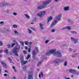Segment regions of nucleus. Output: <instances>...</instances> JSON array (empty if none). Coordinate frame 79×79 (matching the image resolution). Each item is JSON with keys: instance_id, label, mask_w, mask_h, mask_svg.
<instances>
[{"instance_id": "f257e3e1", "label": "nucleus", "mask_w": 79, "mask_h": 79, "mask_svg": "<svg viewBox=\"0 0 79 79\" xmlns=\"http://www.w3.org/2000/svg\"><path fill=\"white\" fill-rule=\"evenodd\" d=\"M15 43L17 46L15 47L12 50V52L13 53H14L15 56H18L19 55L18 53V52L21 46H20V45H18V42H16Z\"/></svg>"}, {"instance_id": "f03ea898", "label": "nucleus", "mask_w": 79, "mask_h": 79, "mask_svg": "<svg viewBox=\"0 0 79 79\" xmlns=\"http://www.w3.org/2000/svg\"><path fill=\"white\" fill-rule=\"evenodd\" d=\"M51 2L52 1L51 0H47L46 1L44 2H42L43 5L38 6L37 8L39 10H41V9H43V8H47V5H48V4L51 3Z\"/></svg>"}, {"instance_id": "7ed1b4c3", "label": "nucleus", "mask_w": 79, "mask_h": 79, "mask_svg": "<svg viewBox=\"0 0 79 79\" xmlns=\"http://www.w3.org/2000/svg\"><path fill=\"white\" fill-rule=\"evenodd\" d=\"M62 17V15L61 14H59L54 19V22L51 24V26L52 27L54 25H55L58 21H60L61 20V17Z\"/></svg>"}, {"instance_id": "20e7f679", "label": "nucleus", "mask_w": 79, "mask_h": 79, "mask_svg": "<svg viewBox=\"0 0 79 79\" xmlns=\"http://www.w3.org/2000/svg\"><path fill=\"white\" fill-rule=\"evenodd\" d=\"M64 60L63 59H60L58 58L54 60L53 63L55 66H58V65H59V63H61L62 61H63Z\"/></svg>"}, {"instance_id": "39448f33", "label": "nucleus", "mask_w": 79, "mask_h": 79, "mask_svg": "<svg viewBox=\"0 0 79 79\" xmlns=\"http://www.w3.org/2000/svg\"><path fill=\"white\" fill-rule=\"evenodd\" d=\"M54 50L55 51L53 54L55 56H56V57H61L62 56V54H61V53H60V52L58 51H56V49H54Z\"/></svg>"}, {"instance_id": "423d86ee", "label": "nucleus", "mask_w": 79, "mask_h": 79, "mask_svg": "<svg viewBox=\"0 0 79 79\" xmlns=\"http://www.w3.org/2000/svg\"><path fill=\"white\" fill-rule=\"evenodd\" d=\"M69 71L70 73L74 74H76L77 76L79 75V72H76V71L74 70L73 69H69Z\"/></svg>"}, {"instance_id": "0eeeda50", "label": "nucleus", "mask_w": 79, "mask_h": 79, "mask_svg": "<svg viewBox=\"0 0 79 79\" xmlns=\"http://www.w3.org/2000/svg\"><path fill=\"white\" fill-rule=\"evenodd\" d=\"M45 11H41L37 14V16H39V17H42V16H44V15H45Z\"/></svg>"}, {"instance_id": "6e6552de", "label": "nucleus", "mask_w": 79, "mask_h": 79, "mask_svg": "<svg viewBox=\"0 0 79 79\" xmlns=\"http://www.w3.org/2000/svg\"><path fill=\"white\" fill-rule=\"evenodd\" d=\"M33 71L29 72L28 75V79H33Z\"/></svg>"}, {"instance_id": "1a4fd4ad", "label": "nucleus", "mask_w": 79, "mask_h": 79, "mask_svg": "<svg viewBox=\"0 0 79 79\" xmlns=\"http://www.w3.org/2000/svg\"><path fill=\"white\" fill-rule=\"evenodd\" d=\"M55 49H52L50 50L49 51L47 52L46 53V55L48 56V55H50L51 54H54L55 53Z\"/></svg>"}, {"instance_id": "9d476101", "label": "nucleus", "mask_w": 79, "mask_h": 79, "mask_svg": "<svg viewBox=\"0 0 79 79\" xmlns=\"http://www.w3.org/2000/svg\"><path fill=\"white\" fill-rule=\"evenodd\" d=\"M32 57L33 58H35V56L37 54V52H35V50H33L32 51Z\"/></svg>"}, {"instance_id": "9b49d317", "label": "nucleus", "mask_w": 79, "mask_h": 79, "mask_svg": "<svg viewBox=\"0 0 79 79\" xmlns=\"http://www.w3.org/2000/svg\"><path fill=\"white\" fill-rule=\"evenodd\" d=\"M1 64L2 65V66L4 67V68H6L7 67V65H6V63L4 62H1Z\"/></svg>"}, {"instance_id": "f8f14e48", "label": "nucleus", "mask_w": 79, "mask_h": 79, "mask_svg": "<svg viewBox=\"0 0 79 79\" xmlns=\"http://www.w3.org/2000/svg\"><path fill=\"white\" fill-rule=\"evenodd\" d=\"M40 25V30H43L44 29V27H43V25L42 23H40L39 24Z\"/></svg>"}, {"instance_id": "ddd939ff", "label": "nucleus", "mask_w": 79, "mask_h": 79, "mask_svg": "<svg viewBox=\"0 0 79 79\" xmlns=\"http://www.w3.org/2000/svg\"><path fill=\"white\" fill-rule=\"evenodd\" d=\"M64 10L65 11H68L69 10V7L68 6L65 7L64 8Z\"/></svg>"}, {"instance_id": "4468645a", "label": "nucleus", "mask_w": 79, "mask_h": 79, "mask_svg": "<svg viewBox=\"0 0 79 79\" xmlns=\"http://www.w3.org/2000/svg\"><path fill=\"white\" fill-rule=\"evenodd\" d=\"M79 40V39L78 38H75L74 40V44H76L77 42H78V40Z\"/></svg>"}, {"instance_id": "2eb2a0df", "label": "nucleus", "mask_w": 79, "mask_h": 79, "mask_svg": "<svg viewBox=\"0 0 79 79\" xmlns=\"http://www.w3.org/2000/svg\"><path fill=\"white\" fill-rule=\"evenodd\" d=\"M21 61L22 63L23 64H26V63H27V61L26 60L25 61H24V60H23V59L22 60H21Z\"/></svg>"}, {"instance_id": "dca6fc26", "label": "nucleus", "mask_w": 79, "mask_h": 79, "mask_svg": "<svg viewBox=\"0 0 79 79\" xmlns=\"http://www.w3.org/2000/svg\"><path fill=\"white\" fill-rule=\"evenodd\" d=\"M52 19H53V18H52V17L50 16L47 19L48 22H49V21H50L52 20Z\"/></svg>"}, {"instance_id": "f3484780", "label": "nucleus", "mask_w": 79, "mask_h": 79, "mask_svg": "<svg viewBox=\"0 0 79 79\" xmlns=\"http://www.w3.org/2000/svg\"><path fill=\"white\" fill-rule=\"evenodd\" d=\"M41 77H43L44 76V75L43 74V73L42 72H40V73L39 74V77L40 78L41 77Z\"/></svg>"}, {"instance_id": "a211bd4d", "label": "nucleus", "mask_w": 79, "mask_h": 79, "mask_svg": "<svg viewBox=\"0 0 79 79\" xmlns=\"http://www.w3.org/2000/svg\"><path fill=\"white\" fill-rule=\"evenodd\" d=\"M66 29H68V30H71V27L69 26L66 27Z\"/></svg>"}, {"instance_id": "6ab92c4d", "label": "nucleus", "mask_w": 79, "mask_h": 79, "mask_svg": "<svg viewBox=\"0 0 79 79\" xmlns=\"http://www.w3.org/2000/svg\"><path fill=\"white\" fill-rule=\"evenodd\" d=\"M70 32L72 34H77V33L76 32V31H70Z\"/></svg>"}, {"instance_id": "aec40b11", "label": "nucleus", "mask_w": 79, "mask_h": 79, "mask_svg": "<svg viewBox=\"0 0 79 79\" xmlns=\"http://www.w3.org/2000/svg\"><path fill=\"white\" fill-rule=\"evenodd\" d=\"M12 27L14 28H17L18 27V26L16 24H14L12 26Z\"/></svg>"}, {"instance_id": "412c9836", "label": "nucleus", "mask_w": 79, "mask_h": 79, "mask_svg": "<svg viewBox=\"0 0 79 79\" xmlns=\"http://www.w3.org/2000/svg\"><path fill=\"white\" fill-rule=\"evenodd\" d=\"M8 59L9 60V61H10V63H11V62H12V61H13L11 59V58L10 57H8Z\"/></svg>"}, {"instance_id": "4be33fe9", "label": "nucleus", "mask_w": 79, "mask_h": 79, "mask_svg": "<svg viewBox=\"0 0 79 79\" xmlns=\"http://www.w3.org/2000/svg\"><path fill=\"white\" fill-rule=\"evenodd\" d=\"M42 63V62L41 61H39L37 63V66H39L40 64Z\"/></svg>"}, {"instance_id": "5701e85b", "label": "nucleus", "mask_w": 79, "mask_h": 79, "mask_svg": "<svg viewBox=\"0 0 79 79\" xmlns=\"http://www.w3.org/2000/svg\"><path fill=\"white\" fill-rule=\"evenodd\" d=\"M27 31L29 34H31L32 32V31L29 29H27Z\"/></svg>"}, {"instance_id": "b1692460", "label": "nucleus", "mask_w": 79, "mask_h": 79, "mask_svg": "<svg viewBox=\"0 0 79 79\" xmlns=\"http://www.w3.org/2000/svg\"><path fill=\"white\" fill-rule=\"evenodd\" d=\"M25 16L26 17L27 19H29V16L27 14H25Z\"/></svg>"}, {"instance_id": "393cba45", "label": "nucleus", "mask_w": 79, "mask_h": 79, "mask_svg": "<svg viewBox=\"0 0 79 79\" xmlns=\"http://www.w3.org/2000/svg\"><path fill=\"white\" fill-rule=\"evenodd\" d=\"M76 39L74 38H73L72 37H71L70 38V39L71 40V41H74V40H75Z\"/></svg>"}, {"instance_id": "a878e982", "label": "nucleus", "mask_w": 79, "mask_h": 79, "mask_svg": "<svg viewBox=\"0 0 79 79\" xmlns=\"http://www.w3.org/2000/svg\"><path fill=\"white\" fill-rule=\"evenodd\" d=\"M4 52L7 54H8V50L7 49H6L5 51H4Z\"/></svg>"}, {"instance_id": "bb28decb", "label": "nucleus", "mask_w": 79, "mask_h": 79, "mask_svg": "<svg viewBox=\"0 0 79 79\" xmlns=\"http://www.w3.org/2000/svg\"><path fill=\"white\" fill-rule=\"evenodd\" d=\"M5 12L6 13H10V10L7 9Z\"/></svg>"}, {"instance_id": "cd10ccee", "label": "nucleus", "mask_w": 79, "mask_h": 79, "mask_svg": "<svg viewBox=\"0 0 79 79\" xmlns=\"http://www.w3.org/2000/svg\"><path fill=\"white\" fill-rule=\"evenodd\" d=\"M24 43L25 45H29V42L28 41H25Z\"/></svg>"}, {"instance_id": "c85d7f7f", "label": "nucleus", "mask_w": 79, "mask_h": 79, "mask_svg": "<svg viewBox=\"0 0 79 79\" xmlns=\"http://www.w3.org/2000/svg\"><path fill=\"white\" fill-rule=\"evenodd\" d=\"M15 45V43H14L11 44V47L12 48L13 47H14Z\"/></svg>"}, {"instance_id": "c756f323", "label": "nucleus", "mask_w": 79, "mask_h": 79, "mask_svg": "<svg viewBox=\"0 0 79 79\" xmlns=\"http://www.w3.org/2000/svg\"><path fill=\"white\" fill-rule=\"evenodd\" d=\"M64 65L65 66H67V61H65L64 64Z\"/></svg>"}, {"instance_id": "7c9ffc66", "label": "nucleus", "mask_w": 79, "mask_h": 79, "mask_svg": "<svg viewBox=\"0 0 79 79\" xmlns=\"http://www.w3.org/2000/svg\"><path fill=\"white\" fill-rule=\"evenodd\" d=\"M30 57H31V55L29 54H28V56H27V60H28L29 59V58H30Z\"/></svg>"}, {"instance_id": "2f4dec72", "label": "nucleus", "mask_w": 79, "mask_h": 79, "mask_svg": "<svg viewBox=\"0 0 79 79\" xmlns=\"http://www.w3.org/2000/svg\"><path fill=\"white\" fill-rule=\"evenodd\" d=\"M31 29H32V30H33V31H36V30H35V28L33 27H31Z\"/></svg>"}, {"instance_id": "473e14b6", "label": "nucleus", "mask_w": 79, "mask_h": 79, "mask_svg": "<svg viewBox=\"0 0 79 79\" xmlns=\"http://www.w3.org/2000/svg\"><path fill=\"white\" fill-rule=\"evenodd\" d=\"M20 44L23 46L24 45V42L21 41L20 42Z\"/></svg>"}, {"instance_id": "72a5a7b5", "label": "nucleus", "mask_w": 79, "mask_h": 79, "mask_svg": "<svg viewBox=\"0 0 79 79\" xmlns=\"http://www.w3.org/2000/svg\"><path fill=\"white\" fill-rule=\"evenodd\" d=\"M8 48H11V45H10V44H8L7 45Z\"/></svg>"}, {"instance_id": "f704fd0d", "label": "nucleus", "mask_w": 79, "mask_h": 79, "mask_svg": "<svg viewBox=\"0 0 79 79\" xmlns=\"http://www.w3.org/2000/svg\"><path fill=\"white\" fill-rule=\"evenodd\" d=\"M36 21V18H34L33 19V22H35Z\"/></svg>"}, {"instance_id": "c9c22d12", "label": "nucleus", "mask_w": 79, "mask_h": 79, "mask_svg": "<svg viewBox=\"0 0 79 79\" xmlns=\"http://www.w3.org/2000/svg\"><path fill=\"white\" fill-rule=\"evenodd\" d=\"M0 45L1 46H3V43L2 41H0Z\"/></svg>"}, {"instance_id": "e433bc0d", "label": "nucleus", "mask_w": 79, "mask_h": 79, "mask_svg": "<svg viewBox=\"0 0 79 79\" xmlns=\"http://www.w3.org/2000/svg\"><path fill=\"white\" fill-rule=\"evenodd\" d=\"M55 31V30L54 29H52L51 30V32H54Z\"/></svg>"}, {"instance_id": "4c0bfd02", "label": "nucleus", "mask_w": 79, "mask_h": 79, "mask_svg": "<svg viewBox=\"0 0 79 79\" xmlns=\"http://www.w3.org/2000/svg\"><path fill=\"white\" fill-rule=\"evenodd\" d=\"M26 68V66H25L23 67V70H25Z\"/></svg>"}, {"instance_id": "58836bf2", "label": "nucleus", "mask_w": 79, "mask_h": 79, "mask_svg": "<svg viewBox=\"0 0 79 79\" xmlns=\"http://www.w3.org/2000/svg\"><path fill=\"white\" fill-rule=\"evenodd\" d=\"M13 15H15V16L17 15V13H16V12H14L13 13Z\"/></svg>"}, {"instance_id": "ea45409f", "label": "nucleus", "mask_w": 79, "mask_h": 79, "mask_svg": "<svg viewBox=\"0 0 79 79\" xmlns=\"http://www.w3.org/2000/svg\"><path fill=\"white\" fill-rule=\"evenodd\" d=\"M48 42H49V40H46L45 42V43L46 44H48Z\"/></svg>"}, {"instance_id": "a19ab883", "label": "nucleus", "mask_w": 79, "mask_h": 79, "mask_svg": "<svg viewBox=\"0 0 79 79\" xmlns=\"http://www.w3.org/2000/svg\"><path fill=\"white\" fill-rule=\"evenodd\" d=\"M73 50V49L71 48H69V52H72V50Z\"/></svg>"}, {"instance_id": "79ce46f5", "label": "nucleus", "mask_w": 79, "mask_h": 79, "mask_svg": "<svg viewBox=\"0 0 79 79\" xmlns=\"http://www.w3.org/2000/svg\"><path fill=\"white\" fill-rule=\"evenodd\" d=\"M31 48H28V52H29V53L31 52Z\"/></svg>"}, {"instance_id": "37998d69", "label": "nucleus", "mask_w": 79, "mask_h": 79, "mask_svg": "<svg viewBox=\"0 0 79 79\" xmlns=\"http://www.w3.org/2000/svg\"><path fill=\"white\" fill-rule=\"evenodd\" d=\"M62 30H64V29H66V27H62Z\"/></svg>"}, {"instance_id": "c03bdc74", "label": "nucleus", "mask_w": 79, "mask_h": 79, "mask_svg": "<svg viewBox=\"0 0 79 79\" xmlns=\"http://www.w3.org/2000/svg\"><path fill=\"white\" fill-rule=\"evenodd\" d=\"M72 58H76V56L73 55L72 56Z\"/></svg>"}, {"instance_id": "a18cd8bd", "label": "nucleus", "mask_w": 79, "mask_h": 79, "mask_svg": "<svg viewBox=\"0 0 79 79\" xmlns=\"http://www.w3.org/2000/svg\"><path fill=\"white\" fill-rule=\"evenodd\" d=\"M14 33L15 34H17V33H18V31H17L16 30H15L14 31Z\"/></svg>"}, {"instance_id": "49530a36", "label": "nucleus", "mask_w": 79, "mask_h": 79, "mask_svg": "<svg viewBox=\"0 0 79 79\" xmlns=\"http://www.w3.org/2000/svg\"><path fill=\"white\" fill-rule=\"evenodd\" d=\"M0 24H3L4 23H3V22H0Z\"/></svg>"}, {"instance_id": "de8ad7c7", "label": "nucleus", "mask_w": 79, "mask_h": 79, "mask_svg": "<svg viewBox=\"0 0 79 79\" xmlns=\"http://www.w3.org/2000/svg\"><path fill=\"white\" fill-rule=\"evenodd\" d=\"M23 52L24 54H26V51H23Z\"/></svg>"}, {"instance_id": "09e8293b", "label": "nucleus", "mask_w": 79, "mask_h": 79, "mask_svg": "<svg viewBox=\"0 0 79 79\" xmlns=\"http://www.w3.org/2000/svg\"><path fill=\"white\" fill-rule=\"evenodd\" d=\"M35 49L36 51H38V48L36 47L35 48Z\"/></svg>"}, {"instance_id": "8fccbe9b", "label": "nucleus", "mask_w": 79, "mask_h": 79, "mask_svg": "<svg viewBox=\"0 0 79 79\" xmlns=\"http://www.w3.org/2000/svg\"><path fill=\"white\" fill-rule=\"evenodd\" d=\"M4 76H8V75H7V74H4Z\"/></svg>"}, {"instance_id": "3c124183", "label": "nucleus", "mask_w": 79, "mask_h": 79, "mask_svg": "<svg viewBox=\"0 0 79 79\" xmlns=\"http://www.w3.org/2000/svg\"><path fill=\"white\" fill-rule=\"evenodd\" d=\"M41 58L42 60H43V59H44V56H42L41 57Z\"/></svg>"}, {"instance_id": "603ef678", "label": "nucleus", "mask_w": 79, "mask_h": 79, "mask_svg": "<svg viewBox=\"0 0 79 79\" xmlns=\"http://www.w3.org/2000/svg\"><path fill=\"white\" fill-rule=\"evenodd\" d=\"M12 68L14 69H15V66H12Z\"/></svg>"}, {"instance_id": "864d4df0", "label": "nucleus", "mask_w": 79, "mask_h": 79, "mask_svg": "<svg viewBox=\"0 0 79 79\" xmlns=\"http://www.w3.org/2000/svg\"><path fill=\"white\" fill-rule=\"evenodd\" d=\"M25 49H26V50H27L28 48L26 46L25 47Z\"/></svg>"}, {"instance_id": "5fc2aeb1", "label": "nucleus", "mask_w": 79, "mask_h": 79, "mask_svg": "<svg viewBox=\"0 0 79 79\" xmlns=\"http://www.w3.org/2000/svg\"><path fill=\"white\" fill-rule=\"evenodd\" d=\"M29 45H31L32 44V42H29Z\"/></svg>"}, {"instance_id": "6e6d98bb", "label": "nucleus", "mask_w": 79, "mask_h": 79, "mask_svg": "<svg viewBox=\"0 0 79 79\" xmlns=\"http://www.w3.org/2000/svg\"><path fill=\"white\" fill-rule=\"evenodd\" d=\"M3 52V50H0V53H2Z\"/></svg>"}, {"instance_id": "4d7b16f0", "label": "nucleus", "mask_w": 79, "mask_h": 79, "mask_svg": "<svg viewBox=\"0 0 79 79\" xmlns=\"http://www.w3.org/2000/svg\"><path fill=\"white\" fill-rule=\"evenodd\" d=\"M14 71L15 72V73H16V69H14Z\"/></svg>"}, {"instance_id": "13d9d810", "label": "nucleus", "mask_w": 79, "mask_h": 79, "mask_svg": "<svg viewBox=\"0 0 79 79\" xmlns=\"http://www.w3.org/2000/svg\"><path fill=\"white\" fill-rule=\"evenodd\" d=\"M13 42H15V43H16L17 42L16 41V40H14L13 41Z\"/></svg>"}, {"instance_id": "bf43d9fd", "label": "nucleus", "mask_w": 79, "mask_h": 79, "mask_svg": "<svg viewBox=\"0 0 79 79\" xmlns=\"http://www.w3.org/2000/svg\"><path fill=\"white\" fill-rule=\"evenodd\" d=\"M65 79H70L69 77H68V78L65 77Z\"/></svg>"}, {"instance_id": "052dcab7", "label": "nucleus", "mask_w": 79, "mask_h": 79, "mask_svg": "<svg viewBox=\"0 0 79 79\" xmlns=\"http://www.w3.org/2000/svg\"><path fill=\"white\" fill-rule=\"evenodd\" d=\"M58 0H55V2H58Z\"/></svg>"}, {"instance_id": "680f3d73", "label": "nucleus", "mask_w": 79, "mask_h": 79, "mask_svg": "<svg viewBox=\"0 0 79 79\" xmlns=\"http://www.w3.org/2000/svg\"><path fill=\"white\" fill-rule=\"evenodd\" d=\"M5 72H6V73H8V71H7V70H5Z\"/></svg>"}, {"instance_id": "e2e57ef3", "label": "nucleus", "mask_w": 79, "mask_h": 79, "mask_svg": "<svg viewBox=\"0 0 79 79\" xmlns=\"http://www.w3.org/2000/svg\"><path fill=\"white\" fill-rule=\"evenodd\" d=\"M2 56V55L0 54V58H1Z\"/></svg>"}, {"instance_id": "0e129e2a", "label": "nucleus", "mask_w": 79, "mask_h": 79, "mask_svg": "<svg viewBox=\"0 0 79 79\" xmlns=\"http://www.w3.org/2000/svg\"><path fill=\"white\" fill-rule=\"evenodd\" d=\"M31 24H34V23H31Z\"/></svg>"}, {"instance_id": "69168bd1", "label": "nucleus", "mask_w": 79, "mask_h": 79, "mask_svg": "<svg viewBox=\"0 0 79 79\" xmlns=\"http://www.w3.org/2000/svg\"><path fill=\"white\" fill-rule=\"evenodd\" d=\"M13 79H16V77H13Z\"/></svg>"}, {"instance_id": "338daca9", "label": "nucleus", "mask_w": 79, "mask_h": 79, "mask_svg": "<svg viewBox=\"0 0 79 79\" xmlns=\"http://www.w3.org/2000/svg\"><path fill=\"white\" fill-rule=\"evenodd\" d=\"M68 20L69 21H71V20L69 19H68Z\"/></svg>"}, {"instance_id": "774afa93", "label": "nucleus", "mask_w": 79, "mask_h": 79, "mask_svg": "<svg viewBox=\"0 0 79 79\" xmlns=\"http://www.w3.org/2000/svg\"><path fill=\"white\" fill-rule=\"evenodd\" d=\"M77 68H78V69H79V66H78L77 67Z\"/></svg>"}]
</instances>
